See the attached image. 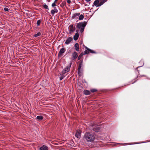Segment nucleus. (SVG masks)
I'll return each mask as SVG.
<instances>
[{
  "label": "nucleus",
  "instance_id": "obj_9",
  "mask_svg": "<svg viewBox=\"0 0 150 150\" xmlns=\"http://www.w3.org/2000/svg\"><path fill=\"white\" fill-rule=\"evenodd\" d=\"M74 47H75L76 50L77 51H79V44L77 43H76L74 45Z\"/></svg>",
  "mask_w": 150,
  "mask_h": 150
},
{
  "label": "nucleus",
  "instance_id": "obj_10",
  "mask_svg": "<svg viewBox=\"0 0 150 150\" xmlns=\"http://www.w3.org/2000/svg\"><path fill=\"white\" fill-rule=\"evenodd\" d=\"M79 36V34L78 33H76L74 37V40H77Z\"/></svg>",
  "mask_w": 150,
  "mask_h": 150
},
{
  "label": "nucleus",
  "instance_id": "obj_22",
  "mask_svg": "<svg viewBox=\"0 0 150 150\" xmlns=\"http://www.w3.org/2000/svg\"><path fill=\"white\" fill-rule=\"evenodd\" d=\"M87 49L88 50V51L87 50H85L84 51V53L85 54H87L89 52V51L88 50H89V49Z\"/></svg>",
  "mask_w": 150,
  "mask_h": 150
},
{
  "label": "nucleus",
  "instance_id": "obj_2",
  "mask_svg": "<svg viewBox=\"0 0 150 150\" xmlns=\"http://www.w3.org/2000/svg\"><path fill=\"white\" fill-rule=\"evenodd\" d=\"M86 25L85 23H80L77 24V27L79 29H81V32L82 33L83 32L84 28Z\"/></svg>",
  "mask_w": 150,
  "mask_h": 150
},
{
  "label": "nucleus",
  "instance_id": "obj_29",
  "mask_svg": "<svg viewBox=\"0 0 150 150\" xmlns=\"http://www.w3.org/2000/svg\"><path fill=\"white\" fill-rule=\"evenodd\" d=\"M4 10L5 11H8V9L7 8H4Z\"/></svg>",
  "mask_w": 150,
  "mask_h": 150
},
{
  "label": "nucleus",
  "instance_id": "obj_18",
  "mask_svg": "<svg viewBox=\"0 0 150 150\" xmlns=\"http://www.w3.org/2000/svg\"><path fill=\"white\" fill-rule=\"evenodd\" d=\"M107 0H101V1H100V5H101V6Z\"/></svg>",
  "mask_w": 150,
  "mask_h": 150
},
{
  "label": "nucleus",
  "instance_id": "obj_32",
  "mask_svg": "<svg viewBox=\"0 0 150 150\" xmlns=\"http://www.w3.org/2000/svg\"><path fill=\"white\" fill-rule=\"evenodd\" d=\"M67 2L69 4H70L71 2V1L70 0H67Z\"/></svg>",
  "mask_w": 150,
  "mask_h": 150
},
{
  "label": "nucleus",
  "instance_id": "obj_27",
  "mask_svg": "<svg viewBox=\"0 0 150 150\" xmlns=\"http://www.w3.org/2000/svg\"><path fill=\"white\" fill-rule=\"evenodd\" d=\"M44 7L46 9H48V7L46 5H43Z\"/></svg>",
  "mask_w": 150,
  "mask_h": 150
},
{
  "label": "nucleus",
  "instance_id": "obj_30",
  "mask_svg": "<svg viewBox=\"0 0 150 150\" xmlns=\"http://www.w3.org/2000/svg\"><path fill=\"white\" fill-rule=\"evenodd\" d=\"M111 144L113 146H115L117 144L115 143H112Z\"/></svg>",
  "mask_w": 150,
  "mask_h": 150
},
{
  "label": "nucleus",
  "instance_id": "obj_12",
  "mask_svg": "<svg viewBox=\"0 0 150 150\" xmlns=\"http://www.w3.org/2000/svg\"><path fill=\"white\" fill-rule=\"evenodd\" d=\"M40 150H48V148L45 146H43L40 148Z\"/></svg>",
  "mask_w": 150,
  "mask_h": 150
},
{
  "label": "nucleus",
  "instance_id": "obj_21",
  "mask_svg": "<svg viewBox=\"0 0 150 150\" xmlns=\"http://www.w3.org/2000/svg\"><path fill=\"white\" fill-rule=\"evenodd\" d=\"M41 35V33L40 32H39V33H38L37 34H35L34 35V36H35V37H37L38 36H40Z\"/></svg>",
  "mask_w": 150,
  "mask_h": 150
},
{
  "label": "nucleus",
  "instance_id": "obj_3",
  "mask_svg": "<svg viewBox=\"0 0 150 150\" xmlns=\"http://www.w3.org/2000/svg\"><path fill=\"white\" fill-rule=\"evenodd\" d=\"M71 64H70L69 65H68L66 68H65L63 70L62 73L63 74H65L66 73L68 72L70 69L71 66Z\"/></svg>",
  "mask_w": 150,
  "mask_h": 150
},
{
  "label": "nucleus",
  "instance_id": "obj_15",
  "mask_svg": "<svg viewBox=\"0 0 150 150\" xmlns=\"http://www.w3.org/2000/svg\"><path fill=\"white\" fill-rule=\"evenodd\" d=\"M58 12V11L56 9H54V10H52L51 11V13L52 14H53L54 13H57Z\"/></svg>",
  "mask_w": 150,
  "mask_h": 150
},
{
  "label": "nucleus",
  "instance_id": "obj_8",
  "mask_svg": "<svg viewBox=\"0 0 150 150\" xmlns=\"http://www.w3.org/2000/svg\"><path fill=\"white\" fill-rule=\"evenodd\" d=\"M72 40V38L71 37H69L66 41L65 43L67 44H68Z\"/></svg>",
  "mask_w": 150,
  "mask_h": 150
},
{
  "label": "nucleus",
  "instance_id": "obj_26",
  "mask_svg": "<svg viewBox=\"0 0 150 150\" xmlns=\"http://www.w3.org/2000/svg\"><path fill=\"white\" fill-rule=\"evenodd\" d=\"M56 2L54 1V3H53V4H52V7H54V6H56V4H55Z\"/></svg>",
  "mask_w": 150,
  "mask_h": 150
},
{
  "label": "nucleus",
  "instance_id": "obj_6",
  "mask_svg": "<svg viewBox=\"0 0 150 150\" xmlns=\"http://www.w3.org/2000/svg\"><path fill=\"white\" fill-rule=\"evenodd\" d=\"M69 29L70 32L74 31L75 30V28L72 25H70L69 27Z\"/></svg>",
  "mask_w": 150,
  "mask_h": 150
},
{
  "label": "nucleus",
  "instance_id": "obj_7",
  "mask_svg": "<svg viewBox=\"0 0 150 150\" xmlns=\"http://www.w3.org/2000/svg\"><path fill=\"white\" fill-rule=\"evenodd\" d=\"M81 133L80 130L76 131L75 135L76 137L77 138H79L81 136Z\"/></svg>",
  "mask_w": 150,
  "mask_h": 150
},
{
  "label": "nucleus",
  "instance_id": "obj_35",
  "mask_svg": "<svg viewBox=\"0 0 150 150\" xmlns=\"http://www.w3.org/2000/svg\"><path fill=\"white\" fill-rule=\"evenodd\" d=\"M59 150H65L63 149H60Z\"/></svg>",
  "mask_w": 150,
  "mask_h": 150
},
{
  "label": "nucleus",
  "instance_id": "obj_11",
  "mask_svg": "<svg viewBox=\"0 0 150 150\" xmlns=\"http://www.w3.org/2000/svg\"><path fill=\"white\" fill-rule=\"evenodd\" d=\"M78 56L77 53L76 52H74L72 54V57L74 59H75Z\"/></svg>",
  "mask_w": 150,
  "mask_h": 150
},
{
  "label": "nucleus",
  "instance_id": "obj_4",
  "mask_svg": "<svg viewBox=\"0 0 150 150\" xmlns=\"http://www.w3.org/2000/svg\"><path fill=\"white\" fill-rule=\"evenodd\" d=\"M101 0H96L94 2L93 6V5L96 6V7H98L101 6L100 5V1H101Z\"/></svg>",
  "mask_w": 150,
  "mask_h": 150
},
{
  "label": "nucleus",
  "instance_id": "obj_20",
  "mask_svg": "<svg viewBox=\"0 0 150 150\" xmlns=\"http://www.w3.org/2000/svg\"><path fill=\"white\" fill-rule=\"evenodd\" d=\"M65 76L64 75V74L62 73V75L60 78V80H62L64 78Z\"/></svg>",
  "mask_w": 150,
  "mask_h": 150
},
{
  "label": "nucleus",
  "instance_id": "obj_28",
  "mask_svg": "<svg viewBox=\"0 0 150 150\" xmlns=\"http://www.w3.org/2000/svg\"><path fill=\"white\" fill-rule=\"evenodd\" d=\"M82 56V54H80L79 55V57H78V60H79V59H80V58H81V57Z\"/></svg>",
  "mask_w": 150,
  "mask_h": 150
},
{
  "label": "nucleus",
  "instance_id": "obj_19",
  "mask_svg": "<svg viewBox=\"0 0 150 150\" xmlns=\"http://www.w3.org/2000/svg\"><path fill=\"white\" fill-rule=\"evenodd\" d=\"M84 18V16L82 15H81L79 17V19L80 20H82Z\"/></svg>",
  "mask_w": 150,
  "mask_h": 150
},
{
  "label": "nucleus",
  "instance_id": "obj_25",
  "mask_svg": "<svg viewBox=\"0 0 150 150\" xmlns=\"http://www.w3.org/2000/svg\"><path fill=\"white\" fill-rule=\"evenodd\" d=\"M97 91L96 89H93L91 90V91L92 92H94Z\"/></svg>",
  "mask_w": 150,
  "mask_h": 150
},
{
  "label": "nucleus",
  "instance_id": "obj_1",
  "mask_svg": "<svg viewBox=\"0 0 150 150\" xmlns=\"http://www.w3.org/2000/svg\"><path fill=\"white\" fill-rule=\"evenodd\" d=\"M84 138L87 141L89 142H92L95 139L94 136L88 132H87L85 134Z\"/></svg>",
  "mask_w": 150,
  "mask_h": 150
},
{
  "label": "nucleus",
  "instance_id": "obj_17",
  "mask_svg": "<svg viewBox=\"0 0 150 150\" xmlns=\"http://www.w3.org/2000/svg\"><path fill=\"white\" fill-rule=\"evenodd\" d=\"M37 119L39 120H41L43 119V117L41 116H38L36 117Z\"/></svg>",
  "mask_w": 150,
  "mask_h": 150
},
{
  "label": "nucleus",
  "instance_id": "obj_23",
  "mask_svg": "<svg viewBox=\"0 0 150 150\" xmlns=\"http://www.w3.org/2000/svg\"><path fill=\"white\" fill-rule=\"evenodd\" d=\"M40 23H41V21H40V20H38L37 21V25H40Z\"/></svg>",
  "mask_w": 150,
  "mask_h": 150
},
{
  "label": "nucleus",
  "instance_id": "obj_34",
  "mask_svg": "<svg viewBox=\"0 0 150 150\" xmlns=\"http://www.w3.org/2000/svg\"><path fill=\"white\" fill-rule=\"evenodd\" d=\"M57 0H55V1H55V2H56V1H57Z\"/></svg>",
  "mask_w": 150,
  "mask_h": 150
},
{
  "label": "nucleus",
  "instance_id": "obj_14",
  "mask_svg": "<svg viewBox=\"0 0 150 150\" xmlns=\"http://www.w3.org/2000/svg\"><path fill=\"white\" fill-rule=\"evenodd\" d=\"M65 51V50L64 48H62L61 49L59 52V54H61L63 53Z\"/></svg>",
  "mask_w": 150,
  "mask_h": 150
},
{
  "label": "nucleus",
  "instance_id": "obj_31",
  "mask_svg": "<svg viewBox=\"0 0 150 150\" xmlns=\"http://www.w3.org/2000/svg\"><path fill=\"white\" fill-rule=\"evenodd\" d=\"M89 51V52H91V53H94V51H93V50H88Z\"/></svg>",
  "mask_w": 150,
  "mask_h": 150
},
{
  "label": "nucleus",
  "instance_id": "obj_13",
  "mask_svg": "<svg viewBox=\"0 0 150 150\" xmlns=\"http://www.w3.org/2000/svg\"><path fill=\"white\" fill-rule=\"evenodd\" d=\"M79 15L80 14L79 13H75L73 15L72 18H76L77 17H78Z\"/></svg>",
  "mask_w": 150,
  "mask_h": 150
},
{
  "label": "nucleus",
  "instance_id": "obj_24",
  "mask_svg": "<svg viewBox=\"0 0 150 150\" xmlns=\"http://www.w3.org/2000/svg\"><path fill=\"white\" fill-rule=\"evenodd\" d=\"M81 65H79V70L78 71V73L79 74H80V69L81 68Z\"/></svg>",
  "mask_w": 150,
  "mask_h": 150
},
{
  "label": "nucleus",
  "instance_id": "obj_33",
  "mask_svg": "<svg viewBox=\"0 0 150 150\" xmlns=\"http://www.w3.org/2000/svg\"><path fill=\"white\" fill-rule=\"evenodd\" d=\"M87 2H89L91 0H85Z\"/></svg>",
  "mask_w": 150,
  "mask_h": 150
},
{
  "label": "nucleus",
  "instance_id": "obj_5",
  "mask_svg": "<svg viewBox=\"0 0 150 150\" xmlns=\"http://www.w3.org/2000/svg\"><path fill=\"white\" fill-rule=\"evenodd\" d=\"M100 129V127L99 126H95V127L93 128V130L96 132H98L99 131Z\"/></svg>",
  "mask_w": 150,
  "mask_h": 150
},
{
  "label": "nucleus",
  "instance_id": "obj_16",
  "mask_svg": "<svg viewBox=\"0 0 150 150\" xmlns=\"http://www.w3.org/2000/svg\"><path fill=\"white\" fill-rule=\"evenodd\" d=\"M83 92L84 94L86 95H88L90 94V92L88 90L84 91Z\"/></svg>",
  "mask_w": 150,
  "mask_h": 150
}]
</instances>
